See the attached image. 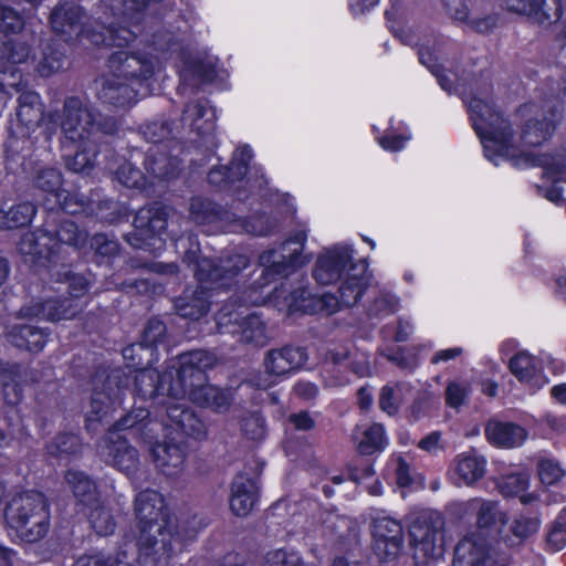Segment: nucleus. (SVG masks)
<instances>
[{"instance_id":"1","label":"nucleus","mask_w":566,"mask_h":566,"mask_svg":"<svg viewBox=\"0 0 566 566\" xmlns=\"http://www.w3.org/2000/svg\"><path fill=\"white\" fill-rule=\"evenodd\" d=\"M308 227L301 223L277 248L264 251L259 263L261 274L242 293L247 305H272L279 311L292 315L295 313L327 315L337 312L342 305H355L364 292L371 286L373 277L366 261L353 262L355 251L349 243H336L319 252L312 275L321 285L340 282L339 297L325 293L312 294L304 286L292 287L287 282L270 289L277 277H287L303 268L308 259L303 254L307 241Z\"/></svg>"},{"instance_id":"2","label":"nucleus","mask_w":566,"mask_h":566,"mask_svg":"<svg viewBox=\"0 0 566 566\" xmlns=\"http://www.w3.org/2000/svg\"><path fill=\"white\" fill-rule=\"evenodd\" d=\"M468 105L472 126L480 138L485 158L494 166L512 161L514 166H542L544 174L554 186L545 197L552 202L564 198L563 189L556 184L566 182V153L534 156L523 147H535L547 140L554 133L562 116L558 101H546L543 106L523 105L516 118L523 122L521 134L514 133L512 122L495 109L489 92H478L463 96Z\"/></svg>"},{"instance_id":"3","label":"nucleus","mask_w":566,"mask_h":566,"mask_svg":"<svg viewBox=\"0 0 566 566\" xmlns=\"http://www.w3.org/2000/svg\"><path fill=\"white\" fill-rule=\"evenodd\" d=\"M216 357L207 350H192L171 359L168 369L159 375L154 368H142L134 376L136 392L146 398H160V402L188 398L201 407L218 412L228 409L232 394L207 382L206 370L212 368Z\"/></svg>"},{"instance_id":"4","label":"nucleus","mask_w":566,"mask_h":566,"mask_svg":"<svg viewBox=\"0 0 566 566\" xmlns=\"http://www.w3.org/2000/svg\"><path fill=\"white\" fill-rule=\"evenodd\" d=\"M161 0H124L122 11L105 13V20L98 22L102 31L91 30L81 23L83 17L78 6L73 3L56 7L51 14V25L57 34L71 38L73 34L87 38L95 45L123 48L136 39V31L143 11Z\"/></svg>"},{"instance_id":"5","label":"nucleus","mask_w":566,"mask_h":566,"mask_svg":"<svg viewBox=\"0 0 566 566\" xmlns=\"http://www.w3.org/2000/svg\"><path fill=\"white\" fill-rule=\"evenodd\" d=\"M107 66L108 74L98 93L103 103L127 107L157 90L161 70L158 56L118 51L109 56Z\"/></svg>"},{"instance_id":"6","label":"nucleus","mask_w":566,"mask_h":566,"mask_svg":"<svg viewBox=\"0 0 566 566\" xmlns=\"http://www.w3.org/2000/svg\"><path fill=\"white\" fill-rule=\"evenodd\" d=\"M135 514L138 566H170L181 543L172 532L164 496L154 490L140 492L135 500Z\"/></svg>"},{"instance_id":"7","label":"nucleus","mask_w":566,"mask_h":566,"mask_svg":"<svg viewBox=\"0 0 566 566\" xmlns=\"http://www.w3.org/2000/svg\"><path fill=\"white\" fill-rule=\"evenodd\" d=\"M101 130L113 132V125L102 127L95 122L92 109L78 97H69L63 106L61 132L63 134V148L67 144L75 145V155L66 160V166L74 172L85 174L92 167L96 157V143Z\"/></svg>"},{"instance_id":"8","label":"nucleus","mask_w":566,"mask_h":566,"mask_svg":"<svg viewBox=\"0 0 566 566\" xmlns=\"http://www.w3.org/2000/svg\"><path fill=\"white\" fill-rule=\"evenodd\" d=\"M248 265V259L243 254H234L220 260L219 264L208 258L196 261L195 275L200 283L191 300L180 297L176 303V310L182 317L199 319L208 313L210 303L206 284L214 285L212 290L228 287L240 270Z\"/></svg>"},{"instance_id":"9","label":"nucleus","mask_w":566,"mask_h":566,"mask_svg":"<svg viewBox=\"0 0 566 566\" xmlns=\"http://www.w3.org/2000/svg\"><path fill=\"white\" fill-rule=\"evenodd\" d=\"M395 14L394 10L386 11V19L390 31L396 38L410 46H418L419 61L437 77L440 86L449 92L458 91L459 77L453 72L449 71L446 74L444 63L449 60L450 52L453 48V43L446 36L430 35L420 38V35L413 32L411 29L405 27H396L391 20Z\"/></svg>"},{"instance_id":"10","label":"nucleus","mask_w":566,"mask_h":566,"mask_svg":"<svg viewBox=\"0 0 566 566\" xmlns=\"http://www.w3.org/2000/svg\"><path fill=\"white\" fill-rule=\"evenodd\" d=\"M86 238V233L80 231L75 222L65 220L57 230L41 229L23 234L18 248L32 262L44 265V261L51 262L57 258L64 247L84 248Z\"/></svg>"},{"instance_id":"11","label":"nucleus","mask_w":566,"mask_h":566,"mask_svg":"<svg viewBox=\"0 0 566 566\" xmlns=\"http://www.w3.org/2000/svg\"><path fill=\"white\" fill-rule=\"evenodd\" d=\"M61 284L65 285L69 297L61 298V295L48 293L41 302L23 306L20 310L21 317H39L51 322L74 318L84 307L81 297L86 294L91 281L82 274L73 273L67 274ZM63 291L60 286L54 292Z\"/></svg>"},{"instance_id":"12","label":"nucleus","mask_w":566,"mask_h":566,"mask_svg":"<svg viewBox=\"0 0 566 566\" xmlns=\"http://www.w3.org/2000/svg\"><path fill=\"white\" fill-rule=\"evenodd\" d=\"M190 217L199 226H212L211 232L244 231L254 235H268L276 227V219L268 214H258L250 220L235 219L234 216L218 208L210 200L193 198L190 203Z\"/></svg>"},{"instance_id":"13","label":"nucleus","mask_w":566,"mask_h":566,"mask_svg":"<svg viewBox=\"0 0 566 566\" xmlns=\"http://www.w3.org/2000/svg\"><path fill=\"white\" fill-rule=\"evenodd\" d=\"M166 44L167 48H164L159 40L154 42L156 49L168 51L170 57L176 55V59L179 60L176 67L179 72L182 91H186L188 86L202 83L221 85L228 77V72L220 66L218 57L210 54L192 56L191 52L184 48L179 41L170 38Z\"/></svg>"},{"instance_id":"14","label":"nucleus","mask_w":566,"mask_h":566,"mask_svg":"<svg viewBox=\"0 0 566 566\" xmlns=\"http://www.w3.org/2000/svg\"><path fill=\"white\" fill-rule=\"evenodd\" d=\"M253 151L249 145L240 146L233 153L229 166L213 167L208 174L211 185L227 188L237 181L243 182L251 191H261L268 185V180L261 166L251 165Z\"/></svg>"},{"instance_id":"15","label":"nucleus","mask_w":566,"mask_h":566,"mask_svg":"<svg viewBox=\"0 0 566 566\" xmlns=\"http://www.w3.org/2000/svg\"><path fill=\"white\" fill-rule=\"evenodd\" d=\"M241 307L242 305L234 310L231 303L218 312L216 322L219 333L235 335L242 343L266 345L270 335L264 321L255 313L243 315Z\"/></svg>"},{"instance_id":"16","label":"nucleus","mask_w":566,"mask_h":566,"mask_svg":"<svg viewBox=\"0 0 566 566\" xmlns=\"http://www.w3.org/2000/svg\"><path fill=\"white\" fill-rule=\"evenodd\" d=\"M410 544L417 566H430L444 554L443 521L437 515L433 520L417 518L409 528Z\"/></svg>"},{"instance_id":"17","label":"nucleus","mask_w":566,"mask_h":566,"mask_svg":"<svg viewBox=\"0 0 566 566\" xmlns=\"http://www.w3.org/2000/svg\"><path fill=\"white\" fill-rule=\"evenodd\" d=\"M129 377L120 369L112 370L107 375L97 374L94 379V390L91 399V410L87 412L88 427L94 421H101L108 412L120 406Z\"/></svg>"},{"instance_id":"18","label":"nucleus","mask_w":566,"mask_h":566,"mask_svg":"<svg viewBox=\"0 0 566 566\" xmlns=\"http://www.w3.org/2000/svg\"><path fill=\"white\" fill-rule=\"evenodd\" d=\"M135 232L127 240L136 249L158 253L165 247L163 234L167 227V212L155 205L140 209L134 218Z\"/></svg>"},{"instance_id":"19","label":"nucleus","mask_w":566,"mask_h":566,"mask_svg":"<svg viewBox=\"0 0 566 566\" xmlns=\"http://www.w3.org/2000/svg\"><path fill=\"white\" fill-rule=\"evenodd\" d=\"M35 188L48 195L45 205L49 210L60 208L67 213L77 214L85 209V202L75 195L62 189V175L52 167L36 170L33 177Z\"/></svg>"},{"instance_id":"20","label":"nucleus","mask_w":566,"mask_h":566,"mask_svg":"<svg viewBox=\"0 0 566 566\" xmlns=\"http://www.w3.org/2000/svg\"><path fill=\"white\" fill-rule=\"evenodd\" d=\"M507 556L480 536L467 535L455 547L452 566H505Z\"/></svg>"},{"instance_id":"21","label":"nucleus","mask_w":566,"mask_h":566,"mask_svg":"<svg viewBox=\"0 0 566 566\" xmlns=\"http://www.w3.org/2000/svg\"><path fill=\"white\" fill-rule=\"evenodd\" d=\"M18 122L25 128V133L42 124L46 138L61 129L63 114L48 113L43 114L40 95L33 91L22 92L18 99L17 111Z\"/></svg>"},{"instance_id":"22","label":"nucleus","mask_w":566,"mask_h":566,"mask_svg":"<svg viewBox=\"0 0 566 566\" xmlns=\"http://www.w3.org/2000/svg\"><path fill=\"white\" fill-rule=\"evenodd\" d=\"M455 513L460 518L475 516L476 526L481 532L490 533L501 531L506 521V514L503 512L496 501L473 497L468 501L454 504Z\"/></svg>"},{"instance_id":"23","label":"nucleus","mask_w":566,"mask_h":566,"mask_svg":"<svg viewBox=\"0 0 566 566\" xmlns=\"http://www.w3.org/2000/svg\"><path fill=\"white\" fill-rule=\"evenodd\" d=\"M97 450L106 463L127 475L134 473L139 465L138 451L115 431H108L98 443Z\"/></svg>"},{"instance_id":"24","label":"nucleus","mask_w":566,"mask_h":566,"mask_svg":"<svg viewBox=\"0 0 566 566\" xmlns=\"http://www.w3.org/2000/svg\"><path fill=\"white\" fill-rule=\"evenodd\" d=\"M307 359V354L301 347L286 346L268 353L264 360L268 378L258 381L260 388L266 389L275 384L276 378L283 377L301 368Z\"/></svg>"},{"instance_id":"25","label":"nucleus","mask_w":566,"mask_h":566,"mask_svg":"<svg viewBox=\"0 0 566 566\" xmlns=\"http://www.w3.org/2000/svg\"><path fill=\"white\" fill-rule=\"evenodd\" d=\"M373 536L376 553L384 560L396 558L403 548V527L390 516L374 520Z\"/></svg>"},{"instance_id":"26","label":"nucleus","mask_w":566,"mask_h":566,"mask_svg":"<svg viewBox=\"0 0 566 566\" xmlns=\"http://www.w3.org/2000/svg\"><path fill=\"white\" fill-rule=\"evenodd\" d=\"M509 367L511 373L531 392L539 390L548 382L541 360L525 349H518L510 358Z\"/></svg>"},{"instance_id":"27","label":"nucleus","mask_w":566,"mask_h":566,"mask_svg":"<svg viewBox=\"0 0 566 566\" xmlns=\"http://www.w3.org/2000/svg\"><path fill=\"white\" fill-rule=\"evenodd\" d=\"M216 119V109L205 99L188 104L184 111L181 122L184 126L197 132L205 143H212Z\"/></svg>"},{"instance_id":"28","label":"nucleus","mask_w":566,"mask_h":566,"mask_svg":"<svg viewBox=\"0 0 566 566\" xmlns=\"http://www.w3.org/2000/svg\"><path fill=\"white\" fill-rule=\"evenodd\" d=\"M50 512L45 496L36 491H25L12 495L4 507L6 520H27L38 513Z\"/></svg>"},{"instance_id":"29","label":"nucleus","mask_w":566,"mask_h":566,"mask_svg":"<svg viewBox=\"0 0 566 566\" xmlns=\"http://www.w3.org/2000/svg\"><path fill=\"white\" fill-rule=\"evenodd\" d=\"M488 441L497 448L512 449L521 447L526 438V430L512 422L491 420L485 427Z\"/></svg>"},{"instance_id":"30","label":"nucleus","mask_w":566,"mask_h":566,"mask_svg":"<svg viewBox=\"0 0 566 566\" xmlns=\"http://www.w3.org/2000/svg\"><path fill=\"white\" fill-rule=\"evenodd\" d=\"M181 400L165 401L167 417L177 430L195 439L206 436L205 423Z\"/></svg>"},{"instance_id":"31","label":"nucleus","mask_w":566,"mask_h":566,"mask_svg":"<svg viewBox=\"0 0 566 566\" xmlns=\"http://www.w3.org/2000/svg\"><path fill=\"white\" fill-rule=\"evenodd\" d=\"M155 465L167 476H176L184 471L185 450L177 443H155L150 448Z\"/></svg>"},{"instance_id":"32","label":"nucleus","mask_w":566,"mask_h":566,"mask_svg":"<svg viewBox=\"0 0 566 566\" xmlns=\"http://www.w3.org/2000/svg\"><path fill=\"white\" fill-rule=\"evenodd\" d=\"M256 482L245 474H238L231 484L230 507L238 516L250 513L256 502Z\"/></svg>"},{"instance_id":"33","label":"nucleus","mask_w":566,"mask_h":566,"mask_svg":"<svg viewBox=\"0 0 566 566\" xmlns=\"http://www.w3.org/2000/svg\"><path fill=\"white\" fill-rule=\"evenodd\" d=\"M39 515L34 514L31 517L21 521L18 520H6L8 527L14 532L17 538L23 543H36L43 539L49 530L51 513H44Z\"/></svg>"},{"instance_id":"34","label":"nucleus","mask_w":566,"mask_h":566,"mask_svg":"<svg viewBox=\"0 0 566 566\" xmlns=\"http://www.w3.org/2000/svg\"><path fill=\"white\" fill-rule=\"evenodd\" d=\"M444 6L453 19L468 21L476 32L485 33L496 25L497 18L495 15L478 17L475 1H470V8L464 0H444Z\"/></svg>"},{"instance_id":"35","label":"nucleus","mask_w":566,"mask_h":566,"mask_svg":"<svg viewBox=\"0 0 566 566\" xmlns=\"http://www.w3.org/2000/svg\"><path fill=\"white\" fill-rule=\"evenodd\" d=\"M165 145H156L147 151L145 168L158 180H169L178 176L179 160L165 153Z\"/></svg>"},{"instance_id":"36","label":"nucleus","mask_w":566,"mask_h":566,"mask_svg":"<svg viewBox=\"0 0 566 566\" xmlns=\"http://www.w3.org/2000/svg\"><path fill=\"white\" fill-rule=\"evenodd\" d=\"M486 460L474 452H464L457 457L454 472L458 475L457 484L472 485L485 473Z\"/></svg>"},{"instance_id":"37","label":"nucleus","mask_w":566,"mask_h":566,"mask_svg":"<svg viewBox=\"0 0 566 566\" xmlns=\"http://www.w3.org/2000/svg\"><path fill=\"white\" fill-rule=\"evenodd\" d=\"M36 213V208L31 202H20L8 206L0 205V229L10 230L28 226Z\"/></svg>"},{"instance_id":"38","label":"nucleus","mask_w":566,"mask_h":566,"mask_svg":"<svg viewBox=\"0 0 566 566\" xmlns=\"http://www.w3.org/2000/svg\"><path fill=\"white\" fill-rule=\"evenodd\" d=\"M7 337L19 348L40 352L46 343L48 334L43 329L30 325H19L12 327Z\"/></svg>"},{"instance_id":"39","label":"nucleus","mask_w":566,"mask_h":566,"mask_svg":"<svg viewBox=\"0 0 566 566\" xmlns=\"http://www.w3.org/2000/svg\"><path fill=\"white\" fill-rule=\"evenodd\" d=\"M65 480L82 509L97 502L96 485L87 474L70 470L65 474Z\"/></svg>"},{"instance_id":"40","label":"nucleus","mask_w":566,"mask_h":566,"mask_svg":"<svg viewBox=\"0 0 566 566\" xmlns=\"http://www.w3.org/2000/svg\"><path fill=\"white\" fill-rule=\"evenodd\" d=\"M410 392L411 386L408 382L385 386L379 397L380 409L389 416L396 415Z\"/></svg>"},{"instance_id":"41","label":"nucleus","mask_w":566,"mask_h":566,"mask_svg":"<svg viewBox=\"0 0 566 566\" xmlns=\"http://www.w3.org/2000/svg\"><path fill=\"white\" fill-rule=\"evenodd\" d=\"M82 510L87 514L88 522L96 534L107 536L114 532L115 518L109 510L101 504L99 500Z\"/></svg>"},{"instance_id":"42","label":"nucleus","mask_w":566,"mask_h":566,"mask_svg":"<svg viewBox=\"0 0 566 566\" xmlns=\"http://www.w3.org/2000/svg\"><path fill=\"white\" fill-rule=\"evenodd\" d=\"M358 449L364 454H373L382 451L388 444L385 429L380 423H374L361 432V437L356 436Z\"/></svg>"},{"instance_id":"43","label":"nucleus","mask_w":566,"mask_h":566,"mask_svg":"<svg viewBox=\"0 0 566 566\" xmlns=\"http://www.w3.org/2000/svg\"><path fill=\"white\" fill-rule=\"evenodd\" d=\"M373 130L375 135H378L379 129L377 127L373 126ZM410 138L411 134L407 128L402 127V124H399L398 127H395L392 122H390V125L387 128L385 135L376 136L379 146L382 149L392 153L403 149Z\"/></svg>"},{"instance_id":"44","label":"nucleus","mask_w":566,"mask_h":566,"mask_svg":"<svg viewBox=\"0 0 566 566\" xmlns=\"http://www.w3.org/2000/svg\"><path fill=\"white\" fill-rule=\"evenodd\" d=\"M538 528V518L521 516L511 526L512 536H504L503 541L507 546H516L528 536L535 534Z\"/></svg>"},{"instance_id":"45","label":"nucleus","mask_w":566,"mask_h":566,"mask_svg":"<svg viewBox=\"0 0 566 566\" xmlns=\"http://www.w3.org/2000/svg\"><path fill=\"white\" fill-rule=\"evenodd\" d=\"M81 449V441L76 434L63 433L55 437L48 446L46 453L50 457L63 459L70 454H75Z\"/></svg>"},{"instance_id":"46","label":"nucleus","mask_w":566,"mask_h":566,"mask_svg":"<svg viewBox=\"0 0 566 566\" xmlns=\"http://www.w3.org/2000/svg\"><path fill=\"white\" fill-rule=\"evenodd\" d=\"M533 19L539 22L557 21L565 10L564 0H535Z\"/></svg>"},{"instance_id":"47","label":"nucleus","mask_w":566,"mask_h":566,"mask_svg":"<svg viewBox=\"0 0 566 566\" xmlns=\"http://www.w3.org/2000/svg\"><path fill=\"white\" fill-rule=\"evenodd\" d=\"M114 175L119 184L127 188L146 189L147 178L135 168L129 161L123 163L115 171Z\"/></svg>"},{"instance_id":"48","label":"nucleus","mask_w":566,"mask_h":566,"mask_svg":"<svg viewBox=\"0 0 566 566\" xmlns=\"http://www.w3.org/2000/svg\"><path fill=\"white\" fill-rule=\"evenodd\" d=\"M440 406V397L429 389L419 391L410 408V413L415 419L427 416L431 410Z\"/></svg>"},{"instance_id":"49","label":"nucleus","mask_w":566,"mask_h":566,"mask_svg":"<svg viewBox=\"0 0 566 566\" xmlns=\"http://www.w3.org/2000/svg\"><path fill=\"white\" fill-rule=\"evenodd\" d=\"M537 473L541 482L545 485H553L565 475V471L560 464L549 457H541L538 459Z\"/></svg>"},{"instance_id":"50","label":"nucleus","mask_w":566,"mask_h":566,"mask_svg":"<svg viewBox=\"0 0 566 566\" xmlns=\"http://www.w3.org/2000/svg\"><path fill=\"white\" fill-rule=\"evenodd\" d=\"M263 566H316L304 565L301 556L294 551L275 549L269 552L263 562Z\"/></svg>"},{"instance_id":"51","label":"nucleus","mask_w":566,"mask_h":566,"mask_svg":"<svg viewBox=\"0 0 566 566\" xmlns=\"http://www.w3.org/2000/svg\"><path fill=\"white\" fill-rule=\"evenodd\" d=\"M471 391L468 381H450L446 388V402L450 408L458 409L464 405Z\"/></svg>"},{"instance_id":"52","label":"nucleus","mask_w":566,"mask_h":566,"mask_svg":"<svg viewBox=\"0 0 566 566\" xmlns=\"http://www.w3.org/2000/svg\"><path fill=\"white\" fill-rule=\"evenodd\" d=\"M528 482L526 473H511L502 478L500 489L504 495L515 496L527 489Z\"/></svg>"},{"instance_id":"53","label":"nucleus","mask_w":566,"mask_h":566,"mask_svg":"<svg viewBox=\"0 0 566 566\" xmlns=\"http://www.w3.org/2000/svg\"><path fill=\"white\" fill-rule=\"evenodd\" d=\"M388 470L394 472L396 483L399 488H407L415 482V475L409 464L401 457L391 458L388 462Z\"/></svg>"},{"instance_id":"54","label":"nucleus","mask_w":566,"mask_h":566,"mask_svg":"<svg viewBox=\"0 0 566 566\" xmlns=\"http://www.w3.org/2000/svg\"><path fill=\"white\" fill-rule=\"evenodd\" d=\"M241 429L243 434L254 441L262 440L265 437V423L263 417L253 412L242 420Z\"/></svg>"},{"instance_id":"55","label":"nucleus","mask_w":566,"mask_h":566,"mask_svg":"<svg viewBox=\"0 0 566 566\" xmlns=\"http://www.w3.org/2000/svg\"><path fill=\"white\" fill-rule=\"evenodd\" d=\"M149 412L147 409L139 407L132 410L128 415L123 417L111 431H115L118 433L120 430L128 429H143L146 427L145 421L148 419Z\"/></svg>"},{"instance_id":"56","label":"nucleus","mask_w":566,"mask_h":566,"mask_svg":"<svg viewBox=\"0 0 566 566\" xmlns=\"http://www.w3.org/2000/svg\"><path fill=\"white\" fill-rule=\"evenodd\" d=\"M165 332L166 327L159 319H150L147 323L140 340L144 347L147 349V353L153 355L151 347L161 342Z\"/></svg>"},{"instance_id":"57","label":"nucleus","mask_w":566,"mask_h":566,"mask_svg":"<svg viewBox=\"0 0 566 566\" xmlns=\"http://www.w3.org/2000/svg\"><path fill=\"white\" fill-rule=\"evenodd\" d=\"M398 310V300L388 292H381L369 308L371 316H385Z\"/></svg>"},{"instance_id":"58","label":"nucleus","mask_w":566,"mask_h":566,"mask_svg":"<svg viewBox=\"0 0 566 566\" xmlns=\"http://www.w3.org/2000/svg\"><path fill=\"white\" fill-rule=\"evenodd\" d=\"M171 128L163 120H154L143 127V135L147 142L160 144L169 137Z\"/></svg>"},{"instance_id":"59","label":"nucleus","mask_w":566,"mask_h":566,"mask_svg":"<svg viewBox=\"0 0 566 566\" xmlns=\"http://www.w3.org/2000/svg\"><path fill=\"white\" fill-rule=\"evenodd\" d=\"M90 247L98 256H113L118 251V243L102 233L95 234L91 239Z\"/></svg>"},{"instance_id":"60","label":"nucleus","mask_w":566,"mask_h":566,"mask_svg":"<svg viewBox=\"0 0 566 566\" xmlns=\"http://www.w3.org/2000/svg\"><path fill=\"white\" fill-rule=\"evenodd\" d=\"M547 545L555 552L564 549L566 547V526L556 522L548 533Z\"/></svg>"},{"instance_id":"61","label":"nucleus","mask_w":566,"mask_h":566,"mask_svg":"<svg viewBox=\"0 0 566 566\" xmlns=\"http://www.w3.org/2000/svg\"><path fill=\"white\" fill-rule=\"evenodd\" d=\"M63 66V57L61 53L52 52L45 54L38 66V71L42 76H49L59 71Z\"/></svg>"},{"instance_id":"62","label":"nucleus","mask_w":566,"mask_h":566,"mask_svg":"<svg viewBox=\"0 0 566 566\" xmlns=\"http://www.w3.org/2000/svg\"><path fill=\"white\" fill-rule=\"evenodd\" d=\"M535 0H502V7L511 12L533 17Z\"/></svg>"},{"instance_id":"63","label":"nucleus","mask_w":566,"mask_h":566,"mask_svg":"<svg viewBox=\"0 0 566 566\" xmlns=\"http://www.w3.org/2000/svg\"><path fill=\"white\" fill-rule=\"evenodd\" d=\"M541 426L548 429L552 433H563L566 430V416L546 413L541 419Z\"/></svg>"},{"instance_id":"64","label":"nucleus","mask_w":566,"mask_h":566,"mask_svg":"<svg viewBox=\"0 0 566 566\" xmlns=\"http://www.w3.org/2000/svg\"><path fill=\"white\" fill-rule=\"evenodd\" d=\"M418 448L429 453H436L442 450L443 443L441 433L439 431L429 433L418 442Z\"/></svg>"}]
</instances>
